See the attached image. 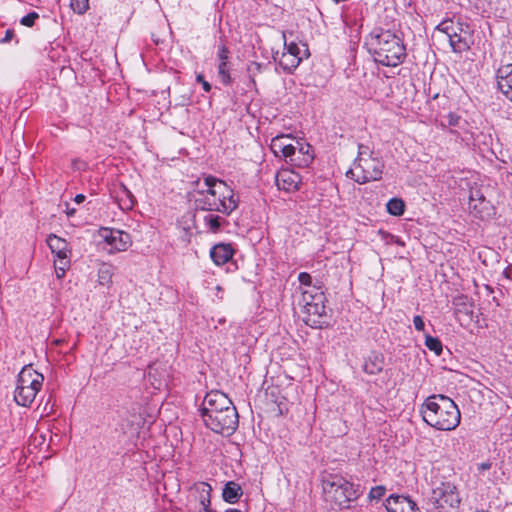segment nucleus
Here are the masks:
<instances>
[{
	"label": "nucleus",
	"instance_id": "1",
	"mask_svg": "<svg viewBox=\"0 0 512 512\" xmlns=\"http://www.w3.org/2000/svg\"><path fill=\"white\" fill-rule=\"evenodd\" d=\"M365 44L374 61L383 66L396 67L407 55L403 41L390 30L374 29Z\"/></svg>",
	"mask_w": 512,
	"mask_h": 512
},
{
	"label": "nucleus",
	"instance_id": "2",
	"mask_svg": "<svg viewBox=\"0 0 512 512\" xmlns=\"http://www.w3.org/2000/svg\"><path fill=\"white\" fill-rule=\"evenodd\" d=\"M204 186L205 188L198 190L194 196V203L198 209L229 215L238 207V199L224 181L207 176Z\"/></svg>",
	"mask_w": 512,
	"mask_h": 512
},
{
	"label": "nucleus",
	"instance_id": "3",
	"mask_svg": "<svg viewBox=\"0 0 512 512\" xmlns=\"http://www.w3.org/2000/svg\"><path fill=\"white\" fill-rule=\"evenodd\" d=\"M420 413L425 423L440 431L456 429L461 420L455 402L441 394L429 396L421 405Z\"/></svg>",
	"mask_w": 512,
	"mask_h": 512
},
{
	"label": "nucleus",
	"instance_id": "4",
	"mask_svg": "<svg viewBox=\"0 0 512 512\" xmlns=\"http://www.w3.org/2000/svg\"><path fill=\"white\" fill-rule=\"evenodd\" d=\"M324 500L332 509H345L361 495L360 486L337 474H330L322 479Z\"/></svg>",
	"mask_w": 512,
	"mask_h": 512
},
{
	"label": "nucleus",
	"instance_id": "5",
	"mask_svg": "<svg viewBox=\"0 0 512 512\" xmlns=\"http://www.w3.org/2000/svg\"><path fill=\"white\" fill-rule=\"evenodd\" d=\"M44 377L31 366H25L17 378V385L14 391L15 402L23 407H29L40 391Z\"/></svg>",
	"mask_w": 512,
	"mask_h": 512
},
{
	"label": "nucleus",
	"instance_id": "6",
	"mask_svg": "<svg viewBox=\"0 0 512 512\" xmlns=\"http://www.w3.org/2000/svg\"><path fill=\"white\" fill-rule=\"evenodd\" d=\"M326 297L322 288H311V290H302L301 304L306 314V323L312 327H321L326 322Z\"/></svg>",
	"mask_w": 512,
	"mask_h": 512
},
{
	"label": "nucleus",
	"instance_id": "7",
	"mask_svg": "<svg viewBox=\"0 0 512 512\" xmlns=\"http://www.w3.org/2000/svg\"><path fill=\"white\" fill-rule=\"evenodd\" d=\"M383 169L384 162L377 156L363 158L362 160L355 159L354 167L347 171L346 176L359 184H365L370 181L380 180Z\"/></svg>",
	"mask_w": 512,
	"mask_h": 512
},
{
	"label": "nucleus",
	"instance_id": "8",
	"mask_svg": "<svg viewBox=\"0 0 512 512\" xmlns=\"http://www.w3.org/2000/svg\"><path fill=\"white\" fill-rule=\"evenodd\" d=\"M430 501L436 512H457L461 499L453 483L442 482L432 490Z\"/></svg>",
	"mask_w": 512,
	"mask_h": 512
},
{
	"label": "nucleus",
	"instance_id": "9",
	"mask_svg": "<svg viewBox=\"0 0 512 512\" xmlns=\"http://www.w3.org/2000/svg\"><path fill=\"white\" fill-rule=\"evenodd\" d=\"M205 425L215 433L222 435H231L237 429L239 416L235 407L228 410L215 413L204 420Z\"/></svg>",
	"mask_w": 512,
	"mask_h": 512
},
{
	"label": "nucleus",
	"instance_id": "10",
	"mask_svg": "<svg viewBox=\"0 0 512 512\" xmlns=\"http://www.w3.org/2000/svg\"><path fill=\"white\" fill-rule=\"evenodd\" d=\"M231 407L235 406L225 393L219 390H212L204 397L200 410L202 419L204 420L207 417L215 415V413L228 410Z\"/></svg>",
	"mask_w": 512,
	"mask_h": 512
},
{
	"label": "nucleus",
	"instance_id": "11",
	"mask_svg": "<svg viewBox=\"0 0 512 512\" xmlns=\"http://www.w3.org/2000/svg\"><path fill=\"white\" fill-rule=\"evenodd\" d=\"M100 235L111 247L110 252L126 251L131 245V237L124 231L102 228Z\"/></svg>",
	"mask_w": 512,
	"mask_h": 512
},
{
	"label": "nucleus",
	"instance_id": "12",
	"mask_svg": "<svg viewBox=\"0 0 512 512\" xmlns=\"http://www.w3.org/2000/svg\"><path fill=\"white\" fill-rule=\"evenodd\" d=\"M450 46L455 53H463L470 49L472 44V30L468 24L461 23L455 37L449 40Z\"/></svg>",
	"mask_w": 512,
	"mask_h": 512
},
{
	"label": "nucleus",
	"instance_id": "13",
	"mask_svg": "<svg viewBox=\"0 0 512 512\" xmlns=\"http://www.w3.org/2000/svg\"><path fill=\"white\" fill-rule=\"evenodd\" d=\"M275 181L279 190L291 193L299 189L301 177L291 169H282L277 172Z\"/></svg>",
	"mask_w": 512,
	"mask_h": 512
},
{
	"label": "nucleus",
	"instance_id": "14",
	"mask_svg": "<svg viewBox=\"0 0 512 512\" xmlns=\"http://www.w3.org/2000/svg\"><path fill=\"white\" fill-rule=\"evenodd\" d=\"M385 507L388 512H418L416 503L402 495L389 496L386 499Z\"/></svg>",
	"mask_w": 512,
	"mask_h": 512
},
{
	"label": "nucleus",
	"instance_id": "15",
	"mask_svg": "<svg viewBox=\"0 0 512 512\" xmlns=\"http://www.w3.org/2000/svg\"><path fill=\"white\" fill-rule=\"evenodd\" d=\"M296 149L290 164L299 168L308 167L314 159L312 147L308 143H300L296 141Z\"/></svg>",
	"mask_w": 512,
	"mask_h": 512
},
{
	"label": "nucleus",
	"instance_id": "16",
	"mask_svg": "<svg viewBox=\"0 0 512 512\" xmlns=\"http://www.w3.org/2000/svg\"><path fill=\"white\" fill-rule=\"evenodd\" d=\"M498 89L512 101V64L502 65L496 72Z\"/></svg>",
	"mask_w": 512,
	"mask_h": 512
},
{
	"label": "nucleus",
	"instance_id": "17",
	"mask_svg": "<svg viewBox=\"0 0 512 512\" xmlns=\"http://www.w3.org/2000/svg\"><path fill=\"white\" fill-rule=\"evenodd\" d=\"M234 255V249L230 244L219 243L212 247L210 256L213 262L218 265L226 264Z\"/></svg>",
	"mask_w": 512,
	"mask_h": 512
},
{
	"label": "nucleus",
	"instance_id": "18",
	"mask_svg": "<svg viewBox=\"0 0 512 512\" xmlns=\"http://www.w3.org/2000/svg\"><path fill=\"white\" fill-rule=\"evenodd\" d=\"M192 490L198 494L199 504L203 507L199 512H213L210 508L212 487L206 482H198L193 485Z\"/></svg>",
	"mask_w": 512,
	"mask_h": 512
},
{
	"label": "nucleus",
	"instance_id": "19",
	"mask_svg": "<svg viewBox=\"0 0 512 512\" xmlns=\"http://www.w3.org/2000/svg\"><path fill=\"white\" fill-rule=\"evenodd\" d=\"M384 356L381 353L372 352L364 361L363 371L369 375H376L384 368Z\"/></svg>",
	"mask_w": 512,
	"mask_h": 512
},
{
	"label": "nucleus",
	"instance_id": "20",
	"mask_svg": "<svg viewBox=\"0 0 512 512\" xmlns=\"http://www.w3.org/2000/svg\"><path fill=\"white\" fill-rule=\"evenodd\" d=\"M243 495V489L240 484L234 481H228L222 491V498L229 504H236Z\"/></svg>",
	"mask_w": 512,
	"mask_h": 512
},
{
	"label": "nucleus",
	"instance_id": "21",
	"mask_svg": "<svg viewBox=\"0 0 512 512\" xmlns=\"http://www.w3.org/2000/svg\"><path fill=\"white\" fill-rule=\"evenodd\" d=\"M301 61L300 56L283 52L278 60V64L284 71L291 73L299 66Z\"/></svg>",
	"mask_w": 512,
	"mask_h": 512
},
{
	"label": "nucleus",
	"instance_id": "22",
	"mask_svg": "<svg viewBox=\"0 0 512 512\" xmlns=\"http://www.w3.org/2000/svg\"><path fill=\"white\" fill-rule=\"evenodd\" d=\"M461 22H454L451 19H447L439 23L436 27V30L444 33L448 40L455 37V31H457L458 26Z\"/></svg>",
	"mask_w": 512,
	"mask_h": 512
},
{
	"label": "nucleus",
	"instance_id": "23",
	"mask_svg": "<svg viewBox=\"0 0 512 512\" xmlns=\"http://www.w3.org/2000/svg\"><path fill=\"white\" fill-rule=\"evenodd\" d=\"M290 141H293L287 135L276 136L272 139L270 144L271 151L275 154V156H280V152L286 147V144Z\"/></svg>",
	"mask_w": 512,
	"mask_h": 512
},
{
	"label": "nucleus",
	"instance_id": "24",
	"mask_svg": "<svg viewBox=\"0 0 512 512\" xmlns=\"http://www.w3.org/2000/svg\"><path fill=\"white\" fill-rule=\"evenodd\" d=\"M203 220L208 229L213 233L218 232L221 228L222 223L225 222V220L222 217L211 213L205 215Z\"/></svg>",
	"mask_w": 512,
	"mask_h": 512
},
{
	"label": "nucleus",
	"instance_id": "25",
	"mask_svg": "<svg viewBox=\"0 0 512 512\" xmlns=\"http://www.w3.org/2000/svg\"><path fill=\"white\" fill-rule=\"evenodd\" d=\"M387 211L394 216H401L405 210L404 201L400 198H392L387 203Z\"/></svg>",
	"mask_w": 512,
	"mask_h": 512
},
{
	"label": "nucleus",
	"instance_id": "26",
	"mask_svg": "<svg viewBox=\"0 0 512 512\" xmlns=\"http://www.w3.org/2000/svg\"><path fill=\"white\" fill-rule=\"evenodd\" d=\"M285 53H292L296 56H300V59L302 60L304 57L308 56V48L305 44H302V47H300L297 43L291 42L289 44L285 43Z\"/></svg>",
	"mask_w": 512,
	"mask_h": 512
},
{
	"label": "nucleus",
	"instance_id": "27",
	"mask_svg": "<svg viewBox=\"0 0 512 512\" xmlns=\"http://www.w3.org/2000/svg\"><path fill=\"white\" fill-rule=\"evenodd\" d=\"M47 244L52 252L66 250V247H68V244L64 239L54 234L49 235Z\"/></svg>",
	"mask_w": 512,
	"mask_h": 512
},
{
	"label": "nucleus",
	"instance_id": "28",
	"mask_svg": "<svg viewBox=\"0 0 512 512\" xmlns=\"http://www.w3.org/2000/svg\"><path fill=\"white\" fill-rule=\"evenodd\" d=\"M425 345L430 350L433 351L437 356L441 355L443 348L442 343L437 337H433L431 335L425 336Z\"/></svg>",
	"mask_w": 512,
	"mask_h": 512
},
{
	"label": "nucleus",
	"instance_id": "29",
	"mask_svg": "<svg viewBox=\"0 0 512 512\" xmlns=\"http://www.w3.org/2000/svg\"><path fill=\"white\" fill-rule=\"evenodd\" d=\"M112 280V271L109 265H102L98 271V281L101 285H107Z\"/></svg>",
	"mask_w": 512,
	"mask_h": 512
},
{
	"label": "nucleus",
	"instance_id": "30",
	"mask_svg": "<svg viewBox=\"0 0 512 512\" xmlns=\"http://www.w3.org/2000/svg\"><path fill=\"white\" fill-rule=\"evenodd\" d=\"M298 281L301 285V290H311V288H319L320 287L313 283L311 275L307 272L299 273Z\"/></svg>",
	"mask_w": 512,
	"mask_h": 512
},
{
	"label": "nucleus",
	"instance_id": "31",
	"mask_svg": "<svg viewBox=\"0 0 512 512\" xmlns=\"http://www.w3.org/2000/svg\"><path fill=\"white\" fill-rule=\"evenodd\" d=\"M476 201H479L480 205H483V208H485L489 203L486 201L484 195L479 190L471 191L469 201L470 208L477 210Z\"/></svg>",
	"mask_w": 512,
	"mask_h": 512
},
{
	"label": "nucleus",
	"instance_id": "32",
	"mask_svg": "<svg viewBox=\"0 0 512 512\" xmlns=\"http://www.w3.org/2000/svg\"><path fill=\"white\" fill-rule=\"evenodd\" d=\"M218 75L225 85H230L232 78L230 76L228 63L222 62L218 64Z\"/></svg>",
	"mask_w": 512,
	"mask_h": 512
},
{
	"label": "nucleus",
	"instance_id": "33",
	"mask_svg": "<svg viewBox=\"0 0 512 512\" xmlns=\"http://www.w3.org/2000/svg\"><path fill=\"white\" fill-rule=\"evenodd\" d=\"M70 6L75 13L83 14L89 7V0H71Z\"/></svg>",
	"mask_w": 512,
	"mask_h": 512
},
{
	"label": "nucleus",
	"instance_id": "34",
	"mask_svg": "<svg viewBox=\"0 0 512 512\" xmlns=\"http://www.w3.org/2000/svg\"><path fill=\"white\" fill-rule=\"evenodd\" d=\"M290 141L286 144V147L280 152L279 157H283L287 162L290 163V159L293 158V154L295 153L296 145Z\"/></svg>",
	"mask_w": 512,
	"mask_h": 512
},
{
	"label": "nucleus",
	"instance_id": "35",
	"mask_svg": "<svg viewBox=\"0 0 512 512\" xmlns=\"http://www.w3.org/2000/svg\"><path fill=\"white\" fill-rule=\"evenodd\" d=\"M39 18V14L37 12H30L27 15L23 16L20 20V23L26 27H32L35 24V21Z\"/></svg>",
	"mask_w": 512,
	"mask_h": 512
},
{
	"label": "nucleus",
	"instance_id": "36",
	"mask_svg": "<svg viewBox=\"0 0 512 512\" xmlns=\"http://www.w3.org/2000/svg\"><path fill=\"white\" fill-rule=\"evenodd\" d=\"M373 151L370 150L369 146L364 144H359L358 146V156L356 159H363V158H372L374 157Z\"/></svg>",
	"mask_w": 512,
	"mask_h": 512
},
{
	"label": "nucleus",
	"instance_id": "37",
	"mask_svg": "<svg viewBox=\"0 0 512 512\" xmlns=\"http://www.w3.org/2000/svg\"><path fill=\"white\" fill-rule=\"evenodd\" d=\"M230 51L225 44H221L218 47L217 57L219 63L225 62L228 63Z\"/></svg>",
	"mask_w": 512,
	"mask_h": 512
},
{
	"label": "nucleus",
	"instance_id": "38",
	"mask_svg": "<svg viewBox=\"0 0 512 512\" xmlns=\"http://www.w3.org/2000/svg\"><path fill=\"white\" fill-rule=\"evenodd\" d=\"M262 67L263 65L261 63H258V62H251L248 67H247V70L250 74V77H251V80L252 82H254V77L261 72L262 70Z\"/></svg>",
	"mask_w": 512,
	"mask_h": 512
},
{
	"label": "nucleus",
	"instance_id": "39",
	"mask_svg": "<svg viewBox=\"0 0 512 512\" xmlns=\"http://www.w3.org/2000/svg\"><path fill=\"white\" fill-rule=\"evenodd\" d=\"M386 492V489L385 487L383 486H376V487H373L371 490H370V493H369V498L370 499H376V500H379L381 499L384 494Z\"/></svg>",
	"mask_w": 512,
	"mask_h": 512
},
{
	"label": "nucleus",
	"instance_id": "40",
	"mask_svg": "<svg viewBox=\"0 0 512 512\" xmlns=\"http://www.w3.org/2000/svg\"><path fill=\"white\" fill-rule=\"evenodd\" d=\"M54 266H55L56 276H57V278L60 279L65 276L66 269L69 266V261H65L64 266H57V261H55Z\"/></svg>",
	"mask_w": 512,
	"mask_h": 512
},
{
	"label": "nucleus",
	"instance_id": "41",
	"mask_svg": "<svg viewBox=\"0 0 512 512\" xmlns=\"http://www.w3.org/2000/svg\"><path fill=\"white\" fill-rule=\"evenodd\" d=\"M414 327L418 331H423L425 324L421 316L417 315L413 318Z\"/></svg>",
	"mask_w": 512,
	"mask_h": 512
},
{
	"label": "nucleus",
	"instance_id": "42",
	"mask_svg": "<svg viewBox=\"0 0 512 512\" xmlns=\"http://www.w3.org/2000/svg\"><path fill=\"white\" fill-rule=\"evenodd\" d=\"M197 82L201 83L203 90L205 92H210L211 85L204 79L203 75L199 74L196 77Z\"/></svg>",
	"mask_w": 512,
	"mask_h": 512
},
{
	"label": "nucleus",
	"instance_id": "43",
	"mask_svg": "<svg viewBox=\"0 0 512 512\" xmlns=\"http://www.w3.org/2000/svg\"><path fill=\"white\" fill-rule=\"evenodd\" d=\"M460 120V117L454 113H450L447 116L448 125L450 126H456Z\"/></svg>",
	"mask_w": 512,
	"mask_h": 512
},
{
	"label": "nucleus",
	"instance_id": "44",
	"mask_svg": "<svg viewBox=\"0 0 512 512\" xmlns=\"http://www.w3.org/2000/svg\"><path fill=\"white\" fill-rule=\"evenodd\" d=\"M68 248L66 247V250L61 251H54L53 253L56 255L59 261L63 262V260L68 258Z\"/></svg>",
	"mask_w": 512,
	"mask_h": 512
},
{
	"label": "nucleus",
	"instance_id": "45",
	"mask_svg": "<svg viewBox=\"0 0 512 512\" xmlns=\"http://www.w3.org/2000/svg\"><path fill=\"white\" fill-rule=\"evenodd\" d=\"M14 36V32L12 30H7L5 33V37L2 39V42H8L10 41Z\"/></svg>",
	"mask_w": 512,
	"mask_h": 512
},
{
	"label": "nucleus",
	"instance_id": "46",
	"mask_svg": "<svg viewBox=\"0 0 512 512\" xmlns=\"http://www.w3.org/2000/svg\"><path fill=\"white\" fill-rule=\"evenodd\" d=\"M85 200V195L83 194H77L74 198V201L77 203V204H81L82 202H84Z\"/></svg>",
	"mask_w": 512,
	"mask_h": 512
},
{
	"label": "nucleus",
	"instance_id": "47",
	"mask_svg": "<svg viewBox=\"0 0 512 512\" xmlns=\"http://www.w3.org/2000/svg\"><path fill=\"white\" fill-rule=\"evenodd\" d=\"M491 467V464L490 463H482L481 464V468L483 470H486V469H489Z\"/></svg>",
	"mask_w": 512,
	"mask_h": 512
},
{
	"label": "nucleus",
	"instance_id": "48",
	"mask_svg": "<svg viewBox=\"0 0 512 512\" xmlns=\"http://www.w3.org/2000/svg\"><path fill=\"white\" fill-rule=\"evenodd\" d=\"M75 212H76V211H75V209H73V208H72V209H68V210H67V215H68V216H72V215H74V214H75Z\"/></svg>",
	"mask_w": 512,
	"mask_h": 512
},
{
	"label": "nucleus",
	"instance_id": "49",
	"mask_svg": "<svg viewBox=\"0 0 512 512\" xmlns=\"http://www.w3.org/2000/svg\"><path fill=\"white\" fill-rule=\"evenodd\" d=\"M57 261V266H64V262L65 261H69L68 258L63 260V262L59 261V260H56Z\"/></svg>",
	"mask_w": 512,
	"mask_h": 512
},
{
	"label": "nucleus",
	"instance_id": "50",
	"mask_svg": "<svg viewBox=\"0 0 512 512\" xmlns=\"http://www.w3.org/2000/svg\"><path fill=\"white\" fill-rule=\"evenodd\" d=\"M225 512H241V511L238 509H235V508H230V509H227Z\"/></svg>",
	"mask_w": 512,
	"mask_h": 512
},
{
	"label": "nucleus",
	"instance_id": "51",
	"mask_svg": "<svg viewBox=\"0 0 512 512\" xmlns=\"http://www.w3.org/2000/svg\"><path fill=\"white\" fill-rule=\"evenodd\" d=\"M60 342H61L60 340H56L55 344L58 345Z\"/></svg>",
	"mask_w": 512,
	"mask_h": 512
},
{
	"label": "nucleus",
	"instance_id": "52",
	"mask_svg": "<svg viewBox=\"0 0 512 512\" xmlns=\"http://www.w3.org/2000/svg\"><path fill=\"white\" fill-rule=\"evenodd\" d=\"M477 512H488V511H486V510H479V511H477Z\"/></svg>",
	"mask_w": 512,
	"mask_h": 512
}]
</instances>
